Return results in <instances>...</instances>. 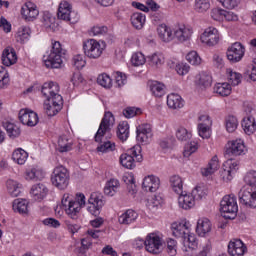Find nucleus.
<instances>
[{"label":"nucleus","mask_w":256,"mask_h":256,"mask_svg":"<svg viewBox=\"0 0 256 256\" xmlns=\"http://www.w3.org/2000/svg\"><path fill=\"white\" fill-rule=\"evenodd\" d=\"M214 91L221 97H229L231 95V84L227 82L218 83L214 86Z\"/></svg>","instance_id":"ea45409f"},{"label":"nucleus","mask_w":256,"mask_h":256,"mask_svg":"<svg viewBox=\"0 0 256 256\" xmlns=\"http://www.w3.org/2000/svg\"><path fill=\"white\" fill-rule=\"evenodd\" d=\"M131 23L135 29H141L145 25V14L136 12L131 16Z\"/></svg>","instance_id":"de8ad7c7"},{"label":"nucleus","mask_w":256,"mask_h":256,"mask_svg":"<svg viewBox=\"0 0 256 256\" xmlns=\"http://www.w3.org/2000/svg\"><path fill=\"white\" fill-rule=\"evenodd\" d=\"M199 121H202L198 124V133L202 139H209L211 137V125L213 122L208 115H202L199 117Z\"/></svg>","instance_id":"f3484780"},{"label":"nucleus","mask_w":256,"mask_h":256,"mask_svg":"<svg viewBox=\"0 0 256 256\" xmlns=\"http://www.w3.org/2000/svg\"><path fill=\"white\" fill-rule=\"evenodd\" d=\"M139 241L140 245H145L146 251H148V253H152L153 255H159V253H161V249H163L161 238L155 234L148 235L145 241Z\"/></svg>","instance_id":"9d476101"},{"label":"nucleus","mask_w":256,"mask_h":256,"mask_svg":"<svg viewBox=\"0 0 256 256\" xmlns=\"http://www.w3.org/2000/svg\"><path fill=\"white\" fill-rule=\"evenodd\" d=\"M58 19L62 21H69L70 23H77L79 21V16L77 12L73 11V7L67 1H62L58 8Z\"/></svg>","instance_id":"6e6552de"},{"label":"nucleus","mask_w":256,"mask_h":256,"mask_svg":"<svg viewBox=\"0 0 256 256\" xmlns=\"http://www.w3.org/2000/svg\"><path fill=\"white\" fill-rule=\"evenodd\" d=\"M211 7V3L209 0H196L195 2V10L198 13H205V11H209Z\"/></svg>","instance_id":"6e6d98bb"},{"label":"nucleus","mask_w":256,"mask_h":256,"mask_svg":"<svg viewBox=\"0 0 256 256\" xmlns=\"http://www.w3.org/2000/svg\"><path fill=\"white\" fill-rule=\"evenodd\" d=\"M117 136L120 141L129 139V124L127 122H122L118 125Z\"/></svg>","instance_id":"49530a36"},{"label":"nucleus","mask_w":256,"mask_h":256,"mask_svg":"<svg viewBox=\"0 0 256 256\" xmlns=\"http://www.w3.org/2000/svg\"><path fill=\"white\" fill-rule=\"evenodd\" d=\"M227 59L231 63H239L245 55V47L243 44L236 42L233 43L227 50Z\"/></svg>","instance_id":"4468645a"},{"label":"nucleus","mask_w":256,"mask_h":256,"mask_svg":"<svg viewBox=\"0 0 256 256\" xmlns=\"http://www.w3.org/2000/svg\"><path fill=\"white\" fill-rule=\"evenodd\" d=\"M41 93L45 97L47 103L54 101L57 105L61 104L63 96L59 94V84L56 82H46L42 85Z\"/></svg>","instance_id":"0eeeda50"},{"label":"nucleus","mask_w":256,"mask_h":256,"mask_svg":"<svg viewBox=\"0 0 256 256\" xmlns=\"http://www.w3.org/2000/svg\"><path fill=\"white\" fill-rule=\"evenodd\" d=\"M136 133V139L138 143H149L153 137V130L149 124L139 125L137 127Z\"/></svg>","instance_id":"aec40b11"},{"label":"nucleus","mask_w":256,"mask_h":256,"mask_svg":"<svg viewBox=\"0 0 256 256\" xmlns=\"http://www.w3.org/2000/svg\"><path fill=\"white\" fill-rule=\"evenodd\" d=\"M244 181L247 186L240 189L238 199L242 205L256 209V171L248 172Z\"/></svg>","instance_id":"f03ea898"},{"label":"nucleus","mask_w":256,"mask_h":256,"mask_svg":"<svg viewBox=\"0 0 256 256\" xmlns=\"http://www.w3.org/2000/svg\"><path fill=\"white\" fill-rule=\"evenodd\" d=\"M183 243L184 246L188 247L189 249H197V237L195 236V234L190 233L189 231L183 238Z\"/></svg>","instance_id":"8fccbe9b"},{"label":"nucleus","mask_w":256,"mask_h":256,"mask_svg":"<svg viewBox=\"0 0 256 256\" xmlns=\"http://www.w3.org/2000/svg\"><path fill=\"white\" fill-rule=\"evenodd\" d=\"M83 50L84 54L89 59H99V57L103 55V47H101V44L95 39L86 41L83 45Z\"/></svg>","instance_id":"9b49d317"},{"label":"nucleus","mask_w":256,"mask_h":256,"mask_svg":"<svg viewBox=\"0 0 256 256\" xmlns=\"http://www.w3.org/2000/svg\"><path fill=\"white\" fill-rule=\"evenodd\" d=\"M148 63L151 67L159 68L165 63V56L161 53H154L148 57Z\"/></svg>","instance_id":"a18cd8bd"},{"label":"nucleus","mask_w":256,"mask_h":256,"mask_svg":"<svg viewBox=\"0 0 256 256\" xmlns=\"http://www.w3.org/2000/svg\"><path fill=\"white\" fill-rule=\"evenodd\" d=\"M199 149L196 142H190L185 145L183 155L184 157H191Z\"/></svg>","instance_id":"680f3d73"},{"label":"nucleus","mask_w":256,"mask_h":256,"mask_svg":"<svg viewBox=\"0 0 256 256\" xmlns=\"http://www.w3.org/2000/svg\"><path fill=\"white\" fill-rule=\"evenodd\" d=\"M69 170L63 165L56 166L51 175V182L54 187L63 191L69 187Z\"/></svg>","instance_id":"39448f33"},{"label":"nucleus","mask_w":256,"mask_h":256,"mask_svg":"<svg viewBox=\"0 0 256 256\" xmlns=\"http://www.w3.org/2000/svg\"><path fill=\"white\" fill-rule=\"evenodd\" d=\"M167 253L170 256L177 255V241L171 238L167 241Z\"/></svg>","instance_id":"338daca9"},{"label":"nucleus","mask_w":256,"mask_h":256,"mask_svg":"<svg viewBox=\"0 0 256 256\" xmlns=\"http://www.w3.org/2000/svg\"><path fill=\"white\" fill-rule=\"evenodd\" d=\"M85 206V194L78 193L76 194L75 200H70L68 208H66V213L71 217V219H77L79 211Z\"/></svg>","instance_id":"f8f14e48"},{"label":"nucleus","mask_w":256,"mask_h":256,"mask_svg":"<svg viewBox=\"0 0 256 256\" xmlns=\"http://www.w3.org/2000/svg\"><path fill=\"white\" fill-rule=\"evenodd\" d=\"M228 253L230 256H243L247 253V246L241 239H232L228 244Z\"/></svg>","instance_id":"a211bd4d"},{"label":"nucleus","mask_w":256,"mask_h":256,"mask_svg":"<svg viewBox=\"0 0 256 256\" xmlns=\"http://www.w3.org/2000/svg\"><path fill=\"white\" fill-rule=\"evenodd\" d=\"M242 129H244L246 135H253L256 130L255 118L251 115L245 117L242 121Z\"/></svg>","instance_id":"473e14b6"},{"label":"nucleus","mask_w":256,"mask_h":256,"mask_svg":"<svg viewBox=\"0 0 256 256\" xmlns=\"http://www.w3.org/2000/svg\"><path fill=\"white\" fill-rule=\"evenodd\" d=\"M159 185H161L159 177L149 175L143 179L142 188L144 189V191L155 193V191L159 189Z\"/></svg>","instance_id":"412c9836"},{"label":"nucleus","mask_w":256,"mask_h":256,"mask_svg":"<svg viewBox=\"0 0 256 256\" xmlns=\"http://www.w3.org/2000/svg\"><path fill=\"white\" fill-rule=\"evenodd\" d=\"M108 31H109V28H107V26H101V25H96V26L92 27V29H91V33L94 36L107 35Z\"/></svg>","instance_id":"774afa93"},{"label":"nucleus","mask_w":256,"mask_h":256,"mask_svg":"<svg viewBox=\"0 0 256 256\" xmlns=\"http://www.w3.org/2000/svg\"><path fill=\"white\" fill-rule=\"evenodd\" d=\"M2 63L5 67H11L17 63V53L13 48H5L2 52Z\"/></svg>","instance_id":"b1692460"},{"label":"nucleus","mask_w":256,"mask_h":256,"mask_svg":"<svg viewBox=\"0 0 256 256\" xmlns=\"http://www.w3.org/2000/svg\"><path fill=\"white\" fill-rule=\"evenodd\" d=\"M123 115L126 119H131L132 117H135V115H141V110L136 107H127L123 110Z\"/></svg>","instance_id":"e2e57ef3"},{"label":"nucleus","mask_w":256,"mask_h":256,"mask_svg":"<svg viewBox=\"0 0 256 256\" xmlns=\"http://www.w3.org/2000/svg\"><path fill=\"white\" fill-rule=\"evenodd\" d=\"M150 91L155 97H163L165 95V85L159 81L150 82Z\"/></svg>","instance_id":"a19ab883"},{"label":"nucleus","mask_w":256,"mask_h":256,"mask_svg":"<svg viewBox=\"0 0 256 256\" xmlns=\"http://www.w3.org/2000/svg\"><path fill=\"white\" fill-rule=\"evenodd\" d=\"M29 39H31V28H29L28 26L21 27L16 33L17 43H21V45H24V43L29 42Z\"/></svg>","instance_id":"2f4dec72"},{"label":"nucleus","mask_w":256,"mask_h":256,"mask_svg":"<svg viewBox=\"0 0 256 256\" xmlns=\"http://www.w3.org/2000/svg\"><path fill=\"white\" fill-rule=\"evenodd\" d=\"M47 187L41 183L35 184L30 190V194L34 197L35 201H41L47 197Z\"/></svg>","instance_id":"393cba45"},{"label":"nucleus","mask_w":256,"mask_h":256,"mask_svg":"<svg viewBox=\"0 0 256 256\" xmlns=\"http://www.w3.org/2000/svg\"><path fill=\"white\" fill-rule=\"evenodd\" d=\"M21 15L25 21H35L39 17L37 5L33 4V2H26L21 8Z\"/></svg>","instance_id":"6ab92c4d"},{"label":"nucleus","mask_w":256,"mask_h":256,"mask_svg":"<svg viewBox=\"0 0 256 256\" xmlns=\"http://www.w3.org/2000/svg\"><path fill=\"white\" fill-rule=\"evenodd\" d=\"M55 21V17L49 12H45L42 16V25L48 31H57L59 25Z\"/></svg>","instance_id":"cd10ccee"},{"label":"nucleus","mask_w":256,"mask_h":256,"mask_svg":"<svg viewBox=\"0 0 256 256\" xmlns=\"http://www.w3.org/2000/svg\"><path fill=\"white\" fill-rule=\"evenodd\" d=\"M72 65L76 67V69H83L85 67L86 62L83 58V55L77 54L72 59Z\"/></svg>","instance_id":"0e129e2a"},{"label":"nucleus","mask_w":256,"mask_h":256,"mask_svg":"<svg viewBox=\"0 0 256 256\" xmlns=\"http://www.w3.org/2000/svg\"><path fill=\"white\" fill-rule=\"evenodd\" d=\"M4 128L6 129L9 137L12 139H15V137H19L21 135V129H19L17 125L11 122L4 123Z\"/></svg>","instance_id":"3c124183"},{"label":"nucleus","mask_w":256,"mask_h":256,"mask_svg":"<svg viewBox=\"0 0 256 256\" xmlns=\"http://www.w3.org/2000/svg\"><path fill=\"white\" fill-rule=\"evenodd\" d=\"M65 49L61 46V42H52V48L50 53L44 59L45 66L48 69H59L63 65V59H65Z\"/></svg>","instance_id":"7ed1b4c3"},{"label":"nucleus","mask_w":256,"mask_h":256,"mask_svg":"<svg viewBox=\"0 0 256 256\" xmlns=\"http://www.w3.org/2000/svg\"><path fill=\"white\" fill-rule=\"evenodd\" d=\"M26 179L28 181H41L45 179V172L41 168H32L26 171Z\"/></svg>","instance_id":"e433bc0d"},{"label":"nucleus","mask_w":256,"mask_h":256,"mask_svg":"<svg viewBox=\"0 0 256 256\" xmlns=\"http://www.w3.org/2000/svg\"><path fill=\"white\" fill-rule=\"evenodd\" d=\"M246 152L245 142L241 139L230 141L226 149V155L228 157H239L240 155H245Z\"/></svg>","instance_id":"2eb2a0df"},{"label":"nucleus","mask_w":256,"mask_h":256,"mask_svg":"<svg viewBox=\"0 0 256 256\" xmlns=\"http://www.w3.org/2000/svg\"><path fill=\"white\" fill-rule=\"evenodd\" d=\"M219 169V158L217 156H213L208 166L206 168L201 169V174L203 177H209V175H213L215 171Z\"/></svg>","instance_id":"7c9ffc66"},{"label":"nucleus","mask_w":256,"mask_h":256,"mask_svg":"<svg viewBox=\"0 0 256 256\" xmlns=\"http://www.w3.org/2000/svg\"><path fill=\"white\" fill-rule=\"evenodd\" d=\"M191 35H193V30L191 28H187L185 25L178 26L174 29V37H176L180 43L189 41V39H191Z\"/></svg>","instance_id":"4be33fe9"},{"label":"nucleus","mask_w":256,"mask_h":256,"mask_svg":"<svg viewBox=\"0 0 256 256\" xmlns=\"http://www.w3.org/2000/svg\"><path fill=\"white\" fill-rule=\"evenodd\" d=\"M13 210L17 211L22 215H27L29 213V202L25 199H16L13 202Z\"/></svg>","instance_id":"f704fd0d"},{"label":"nucleus","mask_w":256,"mask_h":256,"mask_svg":"<svg viewBox=\"0 0 256 256\" xmlns=\"http://www.w3.org/2000/svg\"><path fill=\"white\" fill-rule=\"evenodd\" d=\"M225 125L228 133H235V131H237V127H239V121L235 116H228L225 120Z\"/></svg>","instance_id":"603ef678"},{"label":"nucleus","mask_w":256,"mask_h":256,"mask_svg":"<svg viewBox=\"0 0 256 256\" xmlns=\"http://www.w3.org/2000/svg\"><path fill=\"white\" fill-rule=\"evenodd\" d=\"M105 205V200H103V195L93 192L88 199L87 211L94 217H98L101 214V209Z\"/></svg>","instance_id":"1a4fd4ad"},{"label":"nucleus","mask_w":256,"mask_h":256,"mask_svg":"<svg viewBox=\"0 0 256 256\" xmlns=\"http://www.w3.org/2000/svg\"><path fill=\"white\" fill-rule=\"evenodd\" d=\"M211 75L207 72H201L196 76V83L199 87H203V89H207V87H211Z\"/></svg>","instance_id":"4c0bfd02"},{"label":"nucleus","mask_w":256,"mask_h":256,"mask_svg":"<svg viewBox=\"0 0 256 256\" xmlns=\"http://www.w3.org/2000/svg\"><path fill=\"white\" fill-rule=\"evenodd\" d=\"M196 233L199 237H205L207 233H211V221L207 218H200L197 222Z\"/></svg>","instance_id":"bb28decb"},{"label":"nucleus","mask_w":256,"mask_h":256,"mask_svg":"<svg viewBox=\"0 0 256 256\" xmlns=\"http://www.w3.org/2000/svg\"><path fill=\"white\" fill-rule=\"evenodd\" d=\"M220 211L223 213L225 219H233L237 217L239 206H237V199L233 195H226L220 202Z\"/></svg>","instance_id":"423d86ee"},{"label":"nucleus","mask_w":256,"mask_h":256,"mask_svg":"<svg viewBox=\"0 0 256 256\" xmlns=\"http://www.w3.org/2000/svg\"><path fill=\"white\" fill-rule=\"evenodd\" d=\"M19 120L22 122V125L35 127L39 123V116L31 110L22 109L19 112Z\"/></svg>","instance_id":"dca6fc26"},{"label":"nucleus","mask_w":256,"mask_h":256,"mask_svg":"<svg viewBox=\"0 0 256 256\" xmlns=\"http://www.w3.org/2000/svg\"><path fill=\"white\" fill-rule=\"evenodd\" d=\"M179 195L178 204L181 209H185L187 211L195 207V197H193V194L182 192Z\"/></svg>","instance_id":"5701e85b"},{"label":"nucleus","mask_w":256,"mask_h":256,"mask_svg":"<svg viewBox=\"0 0 256 256\" xmlns=\"http://www.w3.org/2000/svg\"><path fill=\"white\" fill-rule=\"evenodd\" d=\"M158 35L164 43H169V41H173L175 34L171 28L165 24L159 25L157 28Z\"/></svg>","instance_id":"a878e982"},{"label":"nucleus","mask_w":256,"mask_h":256,"mask_svg":"<svg viewBox=\"0 0 256 256\" xmlns=\"http://www.w3.org/2000/svg\"><path fill=\"white\" fill-rule=\"evenodd\" d=\"M170 185L173 189V192L177 193V195L183 193V179L180 178L179 175H174L170 177Z\"/></svg>","instance_id":"79ce46f5"},{"label":"nucleus","mask_w":256,"mask_h":256,"mask_svg":"<svg viewBox=\"0 0 256 256\" xmlns=\"http://www.w3.org/2000/svg\"><path fill=\"white\" fill-rule=\"evenodd\" d=\"M219 40V30L214 27L207 28L200 36V41L204 45H207V47H215V45H219Z\"/></svg>","instance_id":"ddd939ff"},{"label":"nucleus","mask_w":256,"mask_h":256,"mask_svg":"<svg viewBox=\"0 0 256 256\" xmlns=\"http://www.w3.org/2000/svg\"><path fill=\"white\" fill-rule=\"evenodd\" d=\"M167 105L170 109H181L183 98L179 94L172 93L167 96Z\"/></svg>","instance_id":"c9c22d12"},{"label":"nucleus","mask_w":256,"mask_h":256,"mask_svg":"<svg viewBox=\"0 0 256 256\" xmlns=\"http://www.w3.org/2000/svg\"><path fill=\"white\" fill-rule=\"evenodd\" d=\"M229 84L236 87V85H239L241 83V74L233 71H229Z\"/></svg>","instance_id":"69168bd1"},{"label":"nucleus","mask_w":256,"mask_h":256,"mask_svg":"<svg viewBox=\"0 0 256 256\" xmlns=\"http://www.w3.org/2000/svg\"><path fill=\"white\" fill-rule=\"evenodd\" d=\"M113 125H115V117L113 116V113L106 112L95 135L96 143H100L97 147L98 153L115 151V143L105 139V135L111 131Z\"/></svg>","instance_id":"f257e3e1"},{"label":"nucleus","mask_w":256,"mask_h":256,"mask_svg":"<svg viewBox=\"0 0 256 256\" xmlns=\"http://www.w3.org/2000/svg\"><path fill=\"white\" fill-rule=\"evenodd\" d=\"M73 143L67 138V136H60L58 139V151L60 153H67L71 151Z\"/></svg>","instance_id":"37998d69"},{"label":"nucleus","mask_w":256,"mask_h":256,"mask_svg":"<svg viewBox=\"0 0 256 256\" xmlns=\"http://www.w3.org/2000/svg\"><path fill=\"white\" fill-rule=\"evenodd\" d=\"M191 195L194 197V201H199L201 199H204V197H207V188L203 186H197L191 193Z\"/></svg>","instance_id":"5fc2aeb1"},{"label":"nucleus","mask_w":256,"mask_h":256,"mask_svg":"<svg viewBox=\"0 0 256 256\" xmlns=\"http://www.w3.org/2000/svg\"><path fill=\"white\" fill-rule=\"evenodd\" d=\"M8 192L12 197H19L21 195V186L15 180H8L7 183Z\"/></svg>","instance_id":"09e8293b"},{"label":"nucleus","mask_w":256,"mask_h":256,"mask_svg":"<svg viewBox=\"0 0 256 256\" xmlns=\"http://www.w3.org/2000/svg\"><path fill=\"white\" fill-rule=\"evenodd\" d=\"M186 60L191 65H201V57L196 51H191L186 55Z\"/></svg>","instance_id":"052dcab7"},{"label":"nucleus","mask_w":256,"mask_h":256,"mask_svg":"<svg viewBox=\"0 0 256 256\" xmlns=\"http://www.w3.org/2000/svg\"><path fill=\"white\" fill-rule=\"evenodd\" d=\"M97 83L101 85V87H105L106 89H109V87H111L113 83V80L107 74H100L97 78Z\"/></svg>","instance_id":"4d7b16f0"},{"label":"nucleus","mask_w":256,"mask_h":256,"mask_svg":"<svg viewBox=\"0 0 256 256\" xmlns=\"http://www.w3.org/2000/svg\"><path fill=\"white\" fill-rule=\"evenodd\" d=\"M9 85V73L5 71V67L0 66V89H5Z\"/></svg>","instance_id":"13d9d810"},{"label":"nucleus","mask_w":256,"mask_h":256,"mask_svg":"<svg viewBox=\"0 0 256 256\" xmlns=\"http://www.w3.org/2000/svg\"><path fill=\"white\" fill-rule=\"evenodd\" d=\"M137 217H139L137 212H135V210L129 209L121 216H119L118 221L121 225H131V223H135V221H137Z\"/></svg>","instance_id":"c756f323"},{"label":"nucleus","mask_w":256,"mask_h":256,"mask_svg":"<svg viewBox=\"0 0 256 256\" xmlns=\"http://www.w3.org/2000/svg\"><path fill=\"white\" fill-rule=\"evenodd\" d=\"M171 229H172V235L174 237L182 238V239H184V237L189 232V230L187 229V226H185V224L173 223L171 226Z\"/></svg>","instance_id":"58836bf2"},{"label":"nucleus","mask_w":256,"mask_h":256,"mask_svg":"<svg viewBox=\"0 0 256 256\" xmlns=\"http://www.w3.org/2000/svg\"><path fill=\"white\" fill-rule=\"evenodd\" d=\"M63 106V98H61L60 104L55 103V100H51L50 102L44 103V109L48 117H55L59 111H61V107Z\"/></svg>","instance_id":"c85d7f7f"},{"label":"nucleus","mask_w":256,"mask_h":256,"mask_svg":"<svg viewBox=\"0 0 256 256\" xmlns=\"http://www.w3.org/2000/svg\"><path fill=\"white\" fill-rule=\"evenodd\" d=\"M131 61L134 67H140V65H145V55H143V53L141 52H137L132 55Z\"/></svg>","instance_id":"bf43d9fd"},{"label":"nucleus","mask_w":256,"mask_h":256,"mask_svg":"<svg viewBox=\"0 0 256 256\" xmlns=\"http://www.w3.org/2000/svg\"><path fill=\"white\" fill-rule=\"evenodd\" d=\"M120 183L117 179H110L106 182V185L104 187V193L108 197H113L117 191L119 190Z\"/></svg>","instance_id":"72a5a7b5"},{"label":"nucleus","mask_w":256,"mask_h":256,"mask_svg":"<svg viewBox=\"0 0 256 256\" xmlns=\"http://www.w3.org/2000/svg\"><path fill=\"white\" fill-rule=\"evenodd\" d=\"M27 157H29V154L21 148L15 150L12 154V159L17 163L18 165H25V161H27Z\"/></svg>","instance_id":"c03bdc74"},{"label":"nucleus","mask_w":256,"mask_h":256,"mask_svg":"<svg viewBox=\"0 0 256 256\" xmlns=\"http://www.w3.org/2000/svg\"><path fill=\"white\" fill-rule=\"evenodd\" d=\"M135 159L137 163H141V161H143L140 145L133 146L126 153L122 154L120 156V163L122 167H125L126 169H135Z\"/></svg>","instance_id":"20e7f679"},{"label":"nucleus","mask_w":256,"mask_h":256,"mask_svg":"<svg viewBox=\"0 0 256 256\" xmlns=\"http://www.w3.org/2000/svg\"><path fill=\"white\" fill-rule=\"evenodd\" d=\"M191 137H192L191 132L186 130L185 127L180 126L177 128L176 139H178V141H189Z\"/></svg>","instance_id":"864d4df0"}]
</instances>
